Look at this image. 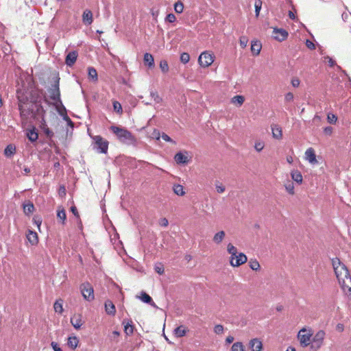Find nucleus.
Instances as JSON below:
<instances>
[{
    "label": "nucleus",
    "instance_id": "412c9836",
    "mask_svg": "<svg viewBox=\"0 0 351 351\" xmlns=\"http://www.w3.org/2000/svg\"><path fill=\"white\" fill-rule=\"evenodd\" d=\"M105 310L108 315H114L116 313L115 306L110 300L105 302Z\"/></svg>",
    "mask_w": 351,
    "mask_h": 351
},
{
    "label": "nucleus",
    "instance_id": "a211bd4d",
    "mask_svg": "<svg viewBox=\"0 0 351 351\" xmlns=\"http://www.w3.org/2000/svg\"><path fill=\"white\" fill-rule=\"evenodd\" d=\"M262 49V44L258 40H252L251 43V52L254 56H258Z\"/></svg>",
    "mask_w": 351,
    "mask_h": 351
},
{
    "label": "nucleus",
    "instance_id": "c756f323",
    "mask_svg": "<svg viewBox=\"0 0 351 351\" xmlns=\"http://www.w3.org/2000/svg\"><path fill=\"white\" fill-rule=\"evenodd\" d=\"M88 77L93 82L98 80V75L96 69L93 67H88Z\"/></svg>",
    "mask_w": 351,
    "mask_h": 351
},
{
    "label": "nucleus",
    "instance_id": "f03ea898",
    "mask_svg": "<svg viewBox=\"0 0 351 351\" xmlns=\"http://www.w3.org/2000/svg\"><path fill=\"white\" fill-rule=\"evenodd\" d=\"M94 141L93 147L98 153L106 154L108 149L109 142L101 136L96 135L92 137Z\"/></svg>",
    "mask_w": 351,
    "mask_h": 351
},
{
    "label": "nucleus",
    "instance_id": "4be33fe9",
    "mask_svg": "<svg viewBox=\"0 0 351 351\" xmlns=\"http://www.w3.org/2000/svg\"><path fill=\"white\" fill-rule=\"evenodd\" d=\"M16 153V146L13 144L8 145L4 149V155L7 158H11Z\"/></svg>",
    "mask_w": 351,
    "mask_h": 351
},
{
    "label": "nucleus",
    "instance_id": "4c0bfd02",
    "mask_svg": "<svg viewBox=\"0 0 351 351\" xmlns=\"http://www.w3.org/2000/svg\"><path fill=\"white\" fill-rule=\"evenodd\" d=\"M231 351H245L244 346L241 342H236L232 346Z\"/></svg>",
    "mask_w": 351,
    "mask_h": 351
},
{
    "label": "nucleus",
    "instance_id": "72a5a7b5",
    "mask_svg": "<svg viewBox=\"0 0 351 351\" xmlns=\"http://www.w3.org/2000/svg\"><path fill=\"white\" fill-rule=\"evenodd\" d=\"M35 210L34 206L32 203H28L23 204V213L26 215L32 214Z\"/></svg>",
    "mask_w": 351,
    "mask_h": 351
},
{
    "label": "nucleus",
    "instance_id": "cd10ccee",
    "mask_svg": "<svg viewBox=\"0 0 351 351\" xmlns=\"http://www.w3.org/2000/svg\"><path fill=\"white\" fill-rule=\"evenodd\" d=\"M27 136L30 141L34 142L38 139V132L36 131V129L34 128L33 129L29 130L27 132Z\"/></svg>",
    "mask_w": 351,
    "mask_h": 351
},
{
    "label": "nucleus",
    "instance_id": "f257e3e1",
    "mask_svg": "<svg viewBox=\"0 0 351 351\" xmlns=\"http://www.w3.org/2000/svg\"><path fill=\"white\" fill-rule=\"evenodd\" d=\"M332 265L343 293L351 295V276L348 268L338 258L332 259Z\"/></svg>",
    "mask_w": 351,
    "mask_h": 351
},
{
    "label": "nucleus",
    "instance_id": "9b49d317",
    "mask_svg": "<svg viewBox=\"0 0 351 351\" xmlns=\"http://www.w3.org/2000/svg\"><path fill=\"white\" fill-rule=\"evenodd\" d=\"M84 323L81 314H74L71 317V324L76 330L80 329Z\"/></svg>",
    "mask_w": 351,
    "mask_h": 351
},
{
    "label": "nucleus",
    "instance_id": "864d4df0",
    "mask_svg": "<svg viewBox=\"0 0 351 351\" xmlns=\"http://www.w3.org/2000/svg\"><path fill=\"white\" fill-rule=\"evenodd\" d=\"M214 332L216 334H222L223 332V326L221 324H217L214 327Z\"/></svg>",
    "mask_w": 351,
    "mask_h": 351
},
{
    "label": "nucleus",
    "instance_id": "2eb2a0df",
    "mask_svg": "<svg viewBox=\"0 0 351 351\" xmlns=\"http://www.w3.org/2000/svg\"><path fill=\"white\" fill-rule=\"evenodd\" d=\"M305 158L311 164L317 163L315 150L312 147L308 148L305 152Z\"/></svg>",
    "mask_w": 351,
    "mask_h": 351
},
{
    "label": "nucleus",
    "instance_id": "6e6d98bb",
    "mask_svg": "<svg viewBox=\"0 0 351 351\" xmlns=\"http://www.w3.org/2000/svg\"><path fill=\"white\" fill-rule=\"evenodd\" d=\"M294 95L292 93H287L285 96V100L286 102H291L293 101Z\"/></svg>",
    "mask_w": 351,
    "mask_h": 351
},
{
    "label": "nucleus",
    "instance_id": "6ab92c4d",
    "mask_svg": "<svg viewBox=\"0 0 351 351\" xmlns=\"http://www.w3.org/2000/svg\"><path fill=\"white\" fill-rule=\"evenodd\" d=\"M82 21L86 25H90L93 21V13L90 10H86L82 14Z\"/></svg>",
    "mask_w": 351,
    "mask_h": 351
},
{
    "label": "nucleus",
    "instance_id": "c03bdc74",
    "mask_svg": "<svg viewBox=\"0 0 351 351\" xmlns=\"http://www.w3.org/2000/svg\"><path fill=\"white\" fill-rule=\"evenodd\" d=\"M154 270L156 273H158L160 275H162L165 272V268L162 263H159L155 265L154 266Z\"/></svg>",
    "mask_w": 351,
    "mask_h": 351
},
{
    "label": "nucleus",
    "instance_id": "f3484780",
    "mask_svg": "<svg viewBox=\"0 0 351 351\" xmlns=\"http://www.w3.org/2000/svg\"><path fill=\"white\" fill-rule=\"evenodd\" d=\"M26 238L27 241L32 245H36L38 243V236L36 232L29 230Z\"/></svg>",
    "mask_w": 351,
    "mask_h": 351
},
{
    "label": "nucleus",
    "instance_id": "a19ab883",
    "mask_svg": "<svg viewBox=\"0 0 351 351\" xmlns=\"http://www.w3.org/2000/svg\"><path fill=\"white\" fill-rule=\"evenodd\" d=\"M57 217L62 221V223H64V221L66 220V212L64 208L59 209L57 213Z\"/></svg>",
    "mask_w": 351,
    "mask_h": 351
},
{
    "label": "nucleus",
    "instance_id": "39448f33",
    "mask_svg": "<svg viewBox=\"0 0 351 351\" xmlns=\"http://www.w3.org/2000/svg\"><path fill=\"white\" fill-rule=\"evenodd\" d=\"M215 58V55L212 51H205L199 55L198 62L202 67L207 68L214 62Z\"/></svg>",
    "mask_w": 351,
    "mask_h": 351
},
{
    "label": "nucleus",
    "instance_id": "ddd939ff",
    "mask_svg": "<svg viewBox=\"0 0 351 351\" xmlns=\"http://www.w3.org/2000/svg\"><path fill=\"white\" fill-rule=\"evenodd\" d=\"M77 56V51H70L66 56L65 64L69 66H72L75 63Z\"/></svg>",
    "mask_w": 351,
    "mask_h": 351
},
{
    "label": "nucleus",
    "instance_id": "4d7b16f0",
    "mask_svg": "<svg viewBox=\"0 0 351 351\" xmlns=\"http://www.w3.org/2000/svg\"><path fill=\"white\" fill-rule=\"evenodd\" d=\"M33 221L37 226L38 230H40V225L42 223V219H41V217H40L38 216H35L33 218Z\"/></svg>",
    "mask_w": 351,
    "mask_h": 351
},
{
    "label": "nucleus",
    "instance_id": "09e8293b",
    "mask_svg": "<svg viewBox=\"0 0 351 351\" xmlns=\"http://www.w3.org/2000/svg\"><path fill=\"white\" fill-rule=\"evenodd\" d=\"M247 43H248V38L247 37L245 36H241L240 38H239V44H240V46L244 49L246 47L247 45Z\"/></svg>",
    "mask_w": 351,
    "mask_h": 351
},
{
    "label": "nucleus",
    "instance_id": "423d86ee",
    "mask_svg": "<svg viewBox=\"0 0 351 351\" xmlns=\"http://www.w3.org/2000/svg\"><path fill=\"white\" fill-rule=\"evenodd\" d=\"M80 290L83 298L88 301H93L95 299L94 289L89 282H84L80 285Z\"/></svg>",
    "mask_w": 351,
    "mask_h": 351
},
{
    "label": "nucleus",
    "instance_id": "2f4dec72",
    "mask_svg": "<svg viewBox=\"0 0 351 351\" xmlns=\"http://www.w3.org/2000/svg\"><path fill=\"white\" fill-rule=\"evenodd\" d=\"M53 308H54V311L56 313L62 314L64 311L63 306H62V300H56L54 302Z\"/></svg>",
    "mask_w": 351,
    "mask_h": 351
},
{
    "label": "nucleus",
    "instance_id": "bb28decb",
    "mask_svg": "<svg viewBox=\"0 0 351 351\" xmlns=\"http://www.w3.org/2000/svg\"><path fill=\"white\" fill-rule=\"evenodd\" d=\"M79 343V340L77 337H69L68 338V346L73 350H75Z\"/></svg>",
    "mask_w": 351,
    "mask_h": 351
},
{
    "label": "nucleus",
    "instance_id": "1a4fd4ad",
    "mask_svg": "<svg viewBox=\"0 0 351 351\" xmlns=\"http://www.w3.org/2000/svg\"><path fill=\"white\" fill-rule=\"evenodd\" d=\"M59 78H57L54 84L51 85V87L50 88L49 92V97L50 98L55 101H58L60 99V92L59 89Z\"/></svg>",
    "mask_w": 351,
    "mask_h": 351
},
{
    "label": "nucleus",
    "instance_id": "774afa93",
    "mask_svg": "<svg viewBox=\"0 0 351 351\" xmlns=\"http://www.w3.org/2000/svg\"><path fill=\"white\" fill-rule=\"evenodd\" d=\"M234 341V337L232 336H228L226 339V341L227 343H231Z\"/></svg>",
    "mask_w": 351,
    "mask_h": 351
},
{
    "label": "nucleus",
    "instance_id": "3c124183",
    "mask_svg": "<svg viewBox=\"0 0 351 351\" xmlns=\"http://www.w3.org/2000/svg\"><path fill=\"white\" fill-rule=\"evenodd\" d=\"M262 1L261 0H256L254 3L256 15L258 16L260 10L261 9Z\"/></svg>",
    "mask_w": 351,
    "mask_h": 351
},
{
    "label": "nucleus",
    "instance_id": "69168bd1",
    "mask_svg": "<svg viewBox=\"0 0 351 351\" xmlns=\"http://www.w3.org/2000/svg\"><path fill=\"white\" fill-rule=\"evenodd\" d=\"M217 192L219 193H223L225 191V186L222 184L216 185Z\"/></svg>",
    "mask_w": 351,
    "mask_h": 351
},
{
    "label": "nucleus",
    "instance_id": "e2e57ef3",
    "mask_svg": "<svg viewBox=\"0 0 351 351\" xmlns=\"http://www.w3.org/2000/svg\"><path fill=\"white\" fill-rule=\"evenodd\" d=\"M306 46L308 49H311V50H313V49H315V44H314L312 41H311V40H306Z\"/></svg>",
    "mask_w": 351,
    "mask_h": 351
},
{
    "label": "nucleus",
    "instance_id": "603ef678",
    "mask_svg": "<svg viewBox=\"0 0 351 351\" xmlns=\"http://www.w3.org/2000/svg\"><path fill=\"white\" fill-rule=\"evenodd\" d=\"M324 61L327 62L330 67L334 66L336 64L335 61L328 56L324 57Z\"/></svg>",
    "mask_w": 351,
    "mask_h": 351
},
{
    "label": "nucleus",
    "instance_id": "f704fd0d",
    "mask_svg": "<svg viewBox=\"0 0 351 351\" xmlns=\"http://www.w3.org/2000/svg\"><path fill=\"white\" fill-rule=\"evenodd\" d=\"M249 266L254 271H258L261 267L260 264L256 259H250Z\"/></svg>",
    "mask_w": 351,
    "mask_h": 351
},
{
    "label": "nucleus",
    "instance_id": "49530a36",
    "mask_svg": "<svg viewBox=\"0 0 351 351\" xmlns=\"http://www.w3.org/2000/svg\"><path fill=\"white\" fill-rule=\"evenodd\" d=\"M327 121L328 123L335 124L337 121V117L332 113H328L327 115Z\"/></svg>",
    "mask_w": 351,
    "mask_h": 351
},
{
    "label": "nucleus",
    "instance_id": "5fc2aeb1",
    "mask_svg": "<svg viewBox=\"0 0 351 351\" xmlns=\"http://www.w3.org/2000/svg\"><path fill=\"white\" fill-rule=\"evenodd\" d=\"M165 20L169 23H173L176 21V17L173 14L171 13L167 15Z\"/></svg>",
    "mask_w": 351,
    "mask_h": 351
},
{
    "label": "nucleus",
    "instance_id": "58836bf2",
    "mask_svg": "<svg viewBox=\"0 0 351 351\" xmlns=\"http://www.w3.org/2000/svg\"><path fill=\"white\" fill-rule=\"evenodd\" d=\"M254 147L256 152H261L265 147V143L262 141H256Z\"/></svg>",
    "mask_w": 351,
    "mask_h": 351
},
{
    "label": "nucleus",
    "instance_id": "b1692460",
    "mask_svg": "<svg viewBox=\"0 0 351 351\" xmlns=\"http://www.w3.org/2000/svg\"><path fill=\"white\" fill-rule=\"evenodd\" d=\"M173 191L175 194L178 196H184L186 194V191L182 185L176 184L173 186Z\"/></svg>",
    "mask_w": 351,
    "mask_h": 351
},
{
    "label": "nucleus",
    "instance_id": "8fccbe9b",
    "mask_svg": "<svg viewBox=\"0 0 351 351\" xmlns=\"http://www.w3.org/2000/svg\"><path fill=\"white\" fill-rule=\"evenodd\" d=\"M150 95L156 103L159 104L162 102V99L157 92H152Z\"/></svg>",
    "mask_w": 351,
    "mask_h": 351
},
{
    "label": "nucleus",
    "instance_id": "a878e982",
    "mask_svg": "<svg viewBox=\"0 0 351 351\" xmlns=\"http://www.w3.org/2000/svg\"><path fill=\"white\" fill-rule=\"evenodd\" d=\"M187 332V329L184 326H180L174 330V334L177 337H184Z\"/></svg>",
    "mask_w": 351,
    "mask_h": 351
},
{
    "label": "nucleus",
    "instance_id": "13d9d810",
    "mask_svg": "<svg viewBox=\"0 0 351 351\" xmlns=\"http://www.w3.org/2000/svg\"><path fill=\"white\" fill-rule=\"evenodd\" d=\"M159 225L162 227H167L169 224L168 219L165 217L161 218L159 221Z\"/></svg>",
    "mask_w": 351,
    "mask_h": 351
},
{
    "label": "nucleus",
    "instance_id": "393cba45",
    "mask_svg": "<svg viewBox=\"0 0 351 351\" xmlns=\"http://www.w3.org/2000/svg\"><path fill=\"white\" fill-rule=\"evenodd\" d=\"M226 236V233L223 230H221L218 232H217L214 237H213V241L219 244L222 242V241L224 239Z\"/></svg>",
    "mask_w": 351,
    "mask_h": 351
},
{
    "label": "nucleus",
    "instance_id": "de8ad7c7",
    "mask_svg": "<svg viewBox=\"0 0 351 351\" xmlns=\"http://www.w3.org/2000/svg\"><path fill=\"white\" fill-rule=\"evenodd\" d=\"M189 60H190V56L188 53L184 52V53H181L180 61L182 63L186 64L189 62Z\"/></svg>",
    "mask_w": 351,
    "mask_h": 351
},
{
    "label": "nucleus",
    "instance_id": "9d476101",
    "mask_svg": "<svg viewBox=\"0 0 351 351\" xmlns=\"http://www.w3.org/2000/svg\"><path fill=\"white\" fill-rule=\"evenodd\" d=\"M273 37L275 40L282 42L288 37V32L283 29L274 28L273 30Z\"/></svg>",
    "mask_w": 351,
    "mask_h": 351
},
{
    "label": "nucleus",
    "instance_id": "c85d7f7f",
    "mask_svg": "<svg viewBox=\"0 0 351 351\" xmlns=\"http://www.w3.org/2000/svg\"><path fill=\"white\" fill-rule=\"evenodd\" d=\"M245 101V98L242 95H236L231 99V102L238 106H241Z\"/></svg>",
    "mask_w": 351,
    "mask_h": 351
},
{
    "label": "nucleus",
    "instance_id": "0e129e2a",
    "mask_svg": "<svg viewBox=\"0 0 351 351\" xmlns=\"http://www.w3.org/2000/svg\"><path fill=\"white\" fill-rule=\"evenodd\" d=\"M300 84V81L298 78H293L291 80V84L293 87H298Z\"/></svg>",
    "mask_w": 351,
    "mask_h": 351
},
{
    "label": "nucleus",
    "instance_id": "dca6fc26",
    "mask_svg": "<svg viewBox=\"0 0 351 351\" xmlns=\"http://www.w3.org/2000/svg\"><path fill=\"white\" fill-rule=\"evenodd\" d=\"M249 346L252 351H262L263 350L262 341L257 338L251 339Z\"/></svg>",
    "mask_w": 351,
    "mask_h": 351
},
{
    "label": "nucleus",
    "instance_id": "6e6552de",
    "mask_svg": "<svg viewBox=\"0 0 351 351\" xmlns=\"http://www.w3.org/2000/svg\"><path fill=\"white\" fill-rule=\"evenodd\" d=\"M247 261V256L243 253H237L235 256H230V264L233 267H237Z\"/></svg>",
    "mask_w": 351,
    "mask_h": 351
},
{
    "label": "nucleus",
    "instance_id": "680f3d73",
    "mask_svg": "<svg viewBox=\"0 0 351 351\" xmlns=\"http://www.w3.org/2000/svg\"><path fill=\"white\" fill-rule=\"evenodd\" d=\"M161 138L167 141V142H171L173 143H176L175 141H173L167 134L165 133H162V134L161 135Z\"/></svg>",
    "mask_w": 351,
    "mask_h": 351
},
{
    "label": "nucleus",
    "instance_id": "c9c22d12",
    "mask_svg": "<svg viewBox=\"0 0 351 351\" xmlns=\"http://www.w3.org/2000/svg\"><path fill=\"white\" fill-rule=\"evenodd\" d=\"M123 324H124V332L126 333V335H132L134 332V327L132 325V322L130 323L127 322L125 324V322H123Z\"/></svg>",
    "mask_w": 351,
    "mask_h": 351
},
{
    "label": "nucleus",
    "instance_id": "0eeeda50",
    "mask_svg": "<svg viewBox=\"0 0 351 351\" xmlns=\"http://www.w3.org/2000/svg\"><path fill=\"white\" fill-rule=\"evenodd\" d=\"M326 333L324 330H320L316 332L312 339V344L311 348L315 351L319 350L324 343Z\"/></svg>",
    "mask_w": 351,
    "mask_h": 351
},
{
    "label": "nucleus",
    "instance_id": "ea45409f",
    "mask_svg": "<svg viewBox=\"0 0 351 351\" xmlns=\"http://www.w3.org/2000/svg\"><path fill=\"white\" fill-rule=\"evenodd\" d=\"M174 10L178 14H181L184 10V5L181 1H178L174 4Z\"/></svg>",
    "mask_w": 351,
    "mask_h": 351
},
{
    "label": "nucleus",
    "instance_id": "20e7f679",
    "mask_svg": "<svg viewBox=\"0 0 351 351\" xmlns=\"http://www.w3.org/2000/svg\"><path fill=\"white\" fill-rule=\"evenodd\" d=\"M110 129L122 141L132 142L134 141V136L132 134L125 129L117 126H112Z\"/></svg>",
    "mask_w": 351,
    "mask_h": 351
},
{
    "label": "nucleus",
    "instance_id": "7ed1b4c3",
    "mask_svg": "<svg viewBox=\"0 0 351 351\" xmlns=\"http://www.w3.org/2000/svg\"><path fill=\"white\" fill-rule=\"evenodd\" d=\"M313 334L311 328H302L300 330L298 334V339L302 347L305 348L310 345Z\"/></svg>",
    "mask_w": 351,
    "mask_h": 351
},
{
    "label": "nucleus",
    "instance_id": "473e14b6",
    "mask_svg": "<svg viewBox=\"0 0 351 351\" xmlns=\"http://www.w3.org/2000/svg\"><path fill=\"white\" fill-rule=\"evenodd\" d=\"M139 298L145 303L154 304L152 298L145 292H142Z\"/></svg>",
    "mask_w": 351,
    "mask_h": 351
},
{
    "label": "nucleus",
    "instance_id": "a18cd8bd",
    "mask_svg": "<svg viewBox=\"0 0 351 351\" xmlns=\"http://www.w3.org/2000/svg\"><path fill=\"white\" fill-rule=\"evenodd\" d=\"M16 97L19 100L18 108H19V113H20V115H22V100L21 99V93L19 88L16 90Z\"/></svg>",
    "mask_w": 351,
    "mask_h": 351
},
{
    "label": "nucleus",
    "instance_id": "79ce46f5",
    "mask_svg": "<svg viewBox=\"0 0 351 351\" xmlns=\"http://www.w3.org/2000/svg\"><path fill=\"white\" fill-rule=\"evenodd\" d=\"M227 251L231 256H235L237 252V249L232 243H228L227 245Z\"/></svg>",
    "mask_w": 351,
    "mask_h": 351
},
{
    "label": "nucleus",
    "instance_id": "f8f14e48",
    "mask_svg": "<svg viewBox=\"0 0 351 351\" xmlns=\"http://www.w3.org/2000/svg\"><path fill=\"white\" fill-rule=\"evenodd\" d=\"M272 137L276 140H281L282 138V128L278 124H272L271 125Z\"/></svg>",
    "mask_w": 351,
    "mask_h": 351
},
{
    "label": "nucleus",
    "instance_id": "aec40b11",
    "mask_svg": "<svg viewBox=\"0 0 351 351\" xmlns=\"http://www.w3.org/2000/svg\"><path fill=\"white\" fill-rule=\"evenodd\" d=\"M143 61L145 65L149 68L154 66V59L151 53H145L143 57Z\"/></svg>",
    "mask_w": 351,
    "mask_h": 351
},
{
    "label": "nucleus",
    "instance_id": "e433bc0d",
    "mask_svg": "<svg viewBox=\"0 0 351 351\" xmlns=\"http://www.w3.org/2000/svg\"><path fill=\"white\" fill-rule=\"evenodd\" d=\"M112 104L114 112H116L119 114H122L123 109L121 104L117 101H113Z\"/></svg>",
    "mask_w": 351,
    "mask_h": 351
},
{
    "label": "nucleus",
    "instance_id": "bf43d9fd",
    "mask_svg": "<svg viewBox=\"0 0 351 351\" xmlns=\"http://www.w3.org/2000/svg\"><path fill=\"white\" fill-rule=\"evenodd\" d=\"M58 194L60 197H63L66 195V188L64 186H60L58 190Z\"/></svg>",
    "mask_w": 351,
    "mask_h": 351
},
{
    "label": "nucleus",
    "instance_id": "37998d69",
    "mask_svg": "<svg viewBox=\"0 0 351 351\" xmlns=\"http://www.w3.org/2000/svg\"><path fill=\"white\" fill-rule=\"evenodd\" d=\"M160 68L161 69V71L164 73H166L169 71V65H168V63L166 60H162L160 62Z\"/></svg>",
    "mask_w": 351,
    "mask_h": 351
},
{
    "label": "nucleus",
    "instance_id": "052dcab7",
    "mask_svg": "<svg viewBox=\"0 0 351 351\" xmlns=\"http://www.w3.org/2000/svg\"><path fill=\"white\" fill-rule=\"evenodd\" d=\"M333 129L332 127L328 126L324 128V132L326 135L330 136L332 134Z\"/></svg>",
    "mask_w": 351,
    "mask_h": 351
},
{
    "label": "nucleus",
    "instance_id": "338daca9",
    "mask_svg": "<svg viewBox=\"0 0 351 351\" xmlns=\"http://www.w3.org/2000/svg\"><path fill=\"white\" fill-rule=\"evenodd\" d=\"M51 345L54 351H62V349L60 347H58V344L56 342H51Z\"/></svg>",
    "mask_w": 351,
    "mask_h": 351
},
{
    "label": "nucleus",
    "instance_id": "5701e85b",
    "mask_svg": "<svg viewBox=\"0 0 351 351\" xmlns=\"http://www.w3.org/2000/svg\"><path fill=\"white\" fill-rule=\"evenodd\" d=\"M291 178L298 184L302 183L303 178L301 173L298 170L292 171L291 173Z\"/></svg>",
    "mask_w": 351,
    "mask_h": 351
},
{
    "label": "nucleus",
    "instance_id": "4468645a",
    "mask_svg": "<svg viewBox=\"0 0 351 351\" xmlns=\"http://www.w3.org/2000/svg\"><path fill=\"white\" fill-rule=\"evenodd\" d=\"M175 161L179 165H184L189 162L187 152H178L174 156Z\"/></svg>",
    "mask_w": 351,
    "mask_h": 351
},
{
    "label": "nucleus",
    "instance_id": "7c9ffc66",
    "mask_svg": "<svg viewBox=\"0 0 351 351\" xmlns=\"http://www.w3.org/2000/svg\"><path fill=\"white\" fill-rule=\"evenodd\" d=\"M285 188L287 191V192L291 195H293L295 194V190H294V185H293V183L290 181V180H288L287 182H286L285 183Z\"/></svg>",
    "mask_w": 351,
    "mask_h": 351
}]
</instances>
